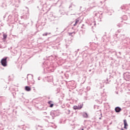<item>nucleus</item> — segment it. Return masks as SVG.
<instances>
[{"mask_svg": "<svg viewBox=\"0 0 130 130\" xmlns=\"http://www.w3.org/2000/svg\"><path fill=\"white\" fill-rule=\"evenodd\" d=\"M8 57H5L4 58H2L1 60V63L3 67H7L8 66V63L7 62V59Z\"/></svg>", "mask_w": 130, "mask_h": 130, "instance_id": "nucleus-1", "label": "nucleus"}, {"mask_svg": "<svg viewBox=\"0 0 130 130\" xmlns=\"http://www.w3.org/2000/svg\"><path fill=\"white\" fill-rule=\"evenodd\" d=\"M83 107V106L81 105V106H74V109L75 110H77V109H81Z\"/></svg>", "mask_w": 130, "mask_h": 130, "instance_id": "nucleus-2", "label": "nucleus"}, {"mask_svg": "<svg viewBox=\"0 0 130 130\" xmlns=\"http://www.w3.org/2000/svg\"><path fill=\"white\" fill-rule=\"evenodd\" d=\"M55 113H56L55 112H53V111H52L50 113V115L52 116V117L53 118V119H54V117H55L56 115Z\"/></svg>", "mask_w": 130, "mask_h": 130, "instance_id": "nucleus-3", "label": "nucleus"}, {"mask_svg": "<svg viewBox=\"0 0 130 130\" xmlns=\"http://www.w3.org/2000/svg\"><path fill=\"white\" fill-rule=\"evenodd\" d=\"M124 128H125V129H126L127 128V127H126V126H128V125L127 124V122H126V120L124 119Z\"/></svg>", "mask_w": 130, "mask_h": 130, "instance_id": "nucleus-4", "label": "nucleus"}, {"mask_svg": "<svg viewBox=\"0 0 130 130\" xmlns=\"http://www.w3.org/2000/svg\"><path fill=\"white\" fill-rule=\"evenodd\" d=\"M115 110L116 112H120V111H121V109L119 107H117L115 108Z\"/></svg>", "mask_w": 130, "mask_h": 130, "instance_id": "nucleus-5", "label": "nucleus"}, {"mask_svg": "<svg viewBox=\"0 0 130 130\" xmlns=\"http://www.w3.org/2000/svg\"><path fill=\"white\" fill-rule=\"evenodd\" d=\"M25 90L27 92H30V91H31V87L29 86H25Z\"/></svg>", "mask_w": 130, "mask_h": 130, "instance_id": "nucleus-6", "label": "nucleus"}, {"mask_svg": "<svg viewBox=\"0 0 130 130\" xmlns=\"http://www.w3.org/2000/svg\"><path fill=\"white\" fill-rule=\"evenodd\" d=\"M53 112H55V115L56 116H57L59 115V111L57 110V111H53Z\"/></svg>", "mask_w": 130, "mask_h": 130, "instance_id": "nucleus-7", "label": "nucleus"}, {"mask_svg": "<svg viewBox=\"0 0 130 130\" xmlns=\"http://www.w3.org/2000/svg\"><path fill=\"white\" fill-rule=\"evenodd\" d=\"M83 117L87 118L88 117V114H87V113H84L83 114Z\"/></svg>", "mask_w": 130, "mask_h": 130, "instance_id": "nucleus-8", "label": "nucleus"}, {"mask_svg": "<svg viewBox=\"0 0 130 130\" xmlns=\"http://www.w3.org/2000/svg\"><path fill=\"white\" fill-rule=\"evenodd\" d=\"M79 21L80 20L79 19H77L76 20L75 24H74V26H76V25H77V24H78L79 23Z\"/></svg>", "mask_w": 130, "mask_h": 130, "instance_id": "nucleus-9", "label": "nucleus"}, {"mask_svg": "<svg viewBox=\"0 0 130 130\" xmlns=\"http://www.w3.org/2000/svg\"><path fill=\"white\" fill-rule=\"evenodd\" d=\"M50 34H51V33H50H50L46 32V33L43 34V36H47L48 35H49Z\"/></svg>", "mask_w": 130, "mask_h": 130, "instance_id": "nucleus-10", "label": "nucleus"}, {"mask_svg": "<svg viewBox=\"0 0 130 130\" xmlns=\"http://www.w3.org/2000/svg\"><path fill=\"white\" fill-rule=\"evenodd\" d=\"M7 37H8V35H7V34H3V38H4V39H6Z\"/></svg>", "mask_w": 130, "mask_h": 130, "instance_id": "nucleus-11", "label": "nucleus"}, {"mask_svg": "<svg viewBox=\"0 0 130 130\" xmlns=\"http://www.w3.org/2000/svg\"><path fill=\"white\" fill-rule=\"evenodd\" d=\"M53 105H54L53 104H51L49 106V107L52 108L53 107Z\"/></svg>", "mask_w": 130, "mask_h": 130, "instance_id": "nucleus-12", "label": "nucleus"}, {"mask_svg": "<svg viewBox=\"0 0 130 130\" xmlns=\"http://www.w3.org/2000/svg\"><path fill=\"white\" fill-rule=\"evenodd\" d=\"M91 25H94V26L96 25V23L95 22H93Z\"/></svg>", "mask_w": 130, "mask_h": 130, "instance_id": "nucleus-13", "label": "nucleus"}, {"mask_svg": "<svg viewBox=\"0 0 130 130\" xmlns=\"http://www.w3.org/2000/svg\"><path fill=\"white\" fill-rule=\"evenodd\" d=\"M51 102H51V101H49V102H48V104H50H50H51Z\"/></svg>", "mask_w": 130, "mask_h": 130, "instance_id": "nucleus-14", "label": "nucleus"}, {"mask_svg": "<svg viewBox=\"0 0 130 130\" xmlns=\"http://www.w3.org/2000/svg\"><path fill=\"white\" fill-rule=\"evenodd\" d=\"M39 81L40 80V77H39L38 78Z\"/></svg>", "mask_w": 130, "mask_h": 130, "instance_id": "nucleus-15", "label": "nucleus"}, {"mask_svg": "<svg viewBox=\"0 0 130 130\" xmlns=\"http://www.w3.org/2000/svg\"><path fill=\"white\" fill-rule=\"evenodd\" d=\"M45 114H47V113H46V112H44V113Z\"/></svg>", "mask_w": 130, "mask_h": 130, "instance_id": "nucleus-16", "label": "nucleus"}, {"mask_svg": "<svg viewBox=\"0 0 130 130\" xmlns=\"http://www.w3.org/2000/svg\"><path fill=\"white\" fill-rule=\"evenodd\" d=\"M81 130H84V128H81Z\"/></svg>", "mask_w": 130, "mask_h": 130, "instance_id": "nucleus-17", "label": "nucleus"}, {"mask_svg": "<svg viewBox=\"0 0 130 130\" xmlns=\"http://www.w3.org/2000/svg\"><path fill=\"white\" fill-rule=\"evenodd\" d=\"M99 119H101V117L99 118Z\"/></svg>", "mask_w": 130, "mask_h": 130, "instance_id": "nucleus-18", "label": "nucleus"}, {"mask_svg": "<svg viewBox=\"0 0 130 130\" xmlns=\"http://www.w3.org/2000/svg\"><path fill=\"white\" fill-rule=\"evenodd\" d=\"M27 79H28V77H27Z\"/></svg>", "mask_w": 130, "mask_h": 130, "instance_id": "nucleus-19", "label": "nucleus"}]
</instances>
